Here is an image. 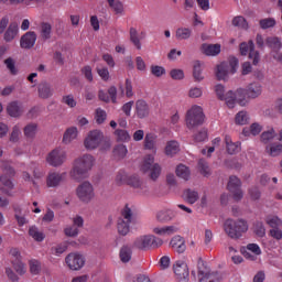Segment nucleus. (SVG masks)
<instances>
[{
  "label": "nucleus",
  "instance_id": "obj_55",
  "mask_svg": "<svg viewBox=\"0 0 282 282\" xmlns=\"http://www.w3.org/2000/svg\"><path fill=\"white\" fill-rule=\"evenodd\" d=\"M250 121V117L248 116V112L246 111H239L236 115V124H248V122Z\"/></svg>",
  "mask_w": 282,
  "mask_h": 282
},
{
  "label": "nucleus",
  "instance_id": "obj_22",
  "mask_svg": "<svg viewBox=\"0 0 282 282\" xmlns=\"http://www.w3.org/2000/svg\"><path fill=\"white\" fill-rule=\"evenodd\" d=\"M19 34V23L11 22L8 26L7 31L4 32V41L6 43H10L17 39V35Z\"/></svg>",
  "mask_w": 282,
  "mask_h": 282
},
{
  "label": "nucleus",
  "instance_id": "obj_15",
  "mask_svg": "<svg viewBox=\"0 0 282 282\" xmlns=\"http://www.w3.org/2000/svg\"><path fill=\"white\" fill-rule=\"evenodd\" d=\"M0 182L2 184V186H0L1 193L7 195V197H14V193H12V191H14V184L12 180H10V177L7 175H0Z\"/></svg>",
  "mask_w": 282,
  "mask_h": 282
},
{
  "label": "nucleus",
  "instance_id": "obj_38",
  "mask_svg": "<svg viewBox=\"0 0 282 282\" xmlns=\"http://www.w3.org/2000/svg\"><path fill=\"white\" fill-rule=\"evenodd\" d=\"M193 31L188 28H178L176 30V39L177 41H188V37L192 36Z\"/></svg>",
  "mask_w": 282,
  "mask_h": 282
},
{
  "label": "nucleus",
  "instance_id": "obj_8",
  "mask_svg": "<svg viewBox=\"0 0 282 282\" xmlns=\"http://www.w3.org/2000/svg\"><path fill=\"white\" fill-rule=\"evenodd\" d=\"M77 197L84 204H89L94 199V185L91 183L85 181L77 186L76 189Z\"/></svg>",
  "mask_w": 282,
  "mask_h": 282
},
{
  "label": "nucleus",
  "instance_id": "obj_28",
  "mask_svg": "<svg viewBox=\"0 0 282 282\" xmlns=\"http://www.w3.org/2000/svg\"><path fill=\"white\" fill-rule=\"evenodd\" d=\"M225 144L227 148V153L229 155H235V153H239V143L232 142V138H230V135H225Z\"/></svg>",
  "mask_w": 282,
  "mask_h": 282
},
{
  "label": "nucleus",
  "instance_id": "obj_27",
  "mask_svg": "<svg viewBox=\"0 0 282 282\" xmlns=\"http://www.w3.org/2000/svg\"><path fill=\"white\" fill-rule=\"evenodd\" d=\"M119 257L122 263H129L131 257H133V249H131V246L123 245L120 249Z\"/></svg>",
  "mask_w": 282,
  "mask_h": 282
},
{
  "label": "nucleus",
  "instance_id": "obj_64",
  "mask_svg": "<svg viewBox=\"0 0 282 282\" xmlns=\"http://www.w3.org/2000/svg\"><path fill=\"white\" fill-rule=\"evenodd\" d=\"M129 180V175H127V172L119 171L116 176V183L120 186L122 184H127V181Z\"/></svg>",
  "mask_w": 282,
  "mask_h": 282
},
{
  "label": "nucleus",
  "instance_id": "obj_33",
  "mask_svg": "<svg viewBox=\"0 0 282 282\" xmlns=\"http://www.w3.org/2000/svg\"><path fill=\"white\" fill-rule=\"evenodd\" d=\"M176 175L181 180L188 182V180H191V170L188 169V166H186L184 164H180L176 167Z\"/></svg>",
  "mask_w": 282,
  "mask_h": 282
},
{
  "label": "nucleus",
  "instance_id": "obj_32",
  "mask_svg": "<svg viewBox=\"0 0 282 282\" xmlns=\"http://www.w3.org/2000/svg\"><path fill=\"white\" fill-rule=\"evenodd\" d=\"M131 223L129 220H124V218H119L117 223V229L119 235H122V237L129 235Z\"/></svg>",
  "mask_w": 282,
  "mask_h": 282
},
{
  "label": "nucleus",
  "instance_id": "obj_12",
  "mask_svg": "<svg viewBox=\"0 0 282 282\" xmlns=\"http://www.w3.org/2000/svg\"><path fill=\"white\" fill-rule=\"evenodd\" d=\"M65 152L63 150L55 149L48 153L46 156V162L50 166H62L65 162Z\"/></svg>",
  "mask_w": 282,
  "mask_h": 282
},
{
  "label": "nucleus",
  "instance_id": "obj_54",
  "mask_svg": "<svg viewBox=\"0 0 282 282\" xmlns=\"http://www.w3.org/2000/svg\"><path fill=\"white\" fill-rule=\"evenodd\" d=\"M198 170L199 173L205 177H208V175H210V167L208 166V162H206L204 159H200L198 161Z\"/></svg>",
  "mask_w": 282,
  "mask_h": 282
},
{
  "label": "nucleus",
  "instance_id": "obj_49",
  "mask_svg": "<svg viewBox=\"0 0 282 282\" xmlns=\"http://www.w3.org/2000/svg\"><path fill=\"white\" fill-rule=\"evenodd\" d=\"M259 25L261 30H270V28L276 25V20L274 18H265L259 21Z\"/></svg>",
  "mask_w": 282,
  "mask_h": 282
},
{
  "label": "nucleus",
  "instance_id": "obj_26",
  "mask_svg": "<svg viewBox=\"0 0 282 282\" xmlns=\"http://www.w3.org/2000/svg\"><path fill=\"white\" fill-rule=\"evenodd\" d=\"M234 97L240 107H246L248 104V91L245 88H238L236 93H234Z\"/></svg>",
  "mask_w": 282,
  "mask_h": 282
},
{
  "label": "nucleus",
  "instance_id": "obj_13",
  "mask_svg": "<svg viewBox=\"0 0 282 282\" xmlns=\"http://www.w3.org/2000/svg\"><path fill=\"white\" fill-rule=\"evenodd\" d=\"M34 45H36V32L29 31L21 36L20 47H22V50H32Z\"/></svg>",
  "mask_w": 282,
  "mask_h": 282
},
{
  "label": "nucleus",
  "instance_id": "obj_48",
  "mask_svg": "<svg viewBox=\"0 0 282 282\" xmlns=\"http://www.w3.org/2000/svg\"><path fill=\"white\" fill-rule=\"evenodd\" d=\"M127 184L132 188H142V180L138 175L128 176Z\"/></svg>",
  "mask_w": 282,
  "mask_h": 282
},
{
  "label": "nucleus",
  "instance_id": "obj_60",
  "mask_svg": "<svg viewBox=\"0 0 282 282\" xmlns=\"http://www.w3.org/2000/svg\"><path fill=\"white\" fill-rule=\"evenodd\" d=\"M67 242H61L56 247H53L51 250L55 252L56 257H61L64 252H67Z\"/></svg>",
  "mask_w": 282,
  "mask_h": 282
},
{
  "label": "nucleus",
  "instance_id": "obj_40",
  "mask_svg": "<svg viewBox=\"0 0 282 282\" xmlns=\"http://www.w3.org/2000/svg\"><path fill=\"white\" fill-rule=\"evenodd\" d=\"M41 36L44 41L52 39V24L47 22L41 24Z\"/></svg>",
  "mask_w": 282,
  "mask_h": 282
},
{
  "label": "nucleus",
  "instance_id": "obj_6",
  "mask_svg": "<svg viewBox=\"0 0 282 282\" xmlns=\"http://www.w3.org/2000/svg\"><path fill=\"white\" fill-rule=\"evenodd\" d=\"M186 127L187 129H195L204 124V109L199 106H194L186 113Z\"/></svg>",
  "mask_w": 282,
  "mask_h": 282
},
{
  "label": "nucleus",
  "instance_id": "obj_42",
  "mask_svg": "<svg viewBox=\"0 0 282 282\" xmlns=\"http://www.w3.org/2000/svg\"><path fill=\"white\" fill-rule=\"evenodd\" d=\"M29 235L32 237V239H34V241L41 242L45 239V234H43V231H39V228L34 226L30 227Z\"/></svg>",
  "mask_w": 282,
  "mask_h": 282
},
{
  "label": "nucleus",
  "instance_id": "obj_11",
  "mask_svg": "<svg viewBox=\"0 0 282 282\" xmlns=\"http://www.w3.org/2000/svg\"><path fill=\"white\" fill-rule=\"evenodd\" d=\"M173 269L178 282H188L191 272L188 271V264H186V262L178 260L175 262Z\"/></svg>",
  "mask_w": 282,
  "mask_h": 282
},
{
  "label": "nucleus",
  "instance_id": "obj_9",
  "mask_svg": "<svg viewBox=\"0 0 282 282\" xmlns=\"http://www.w3.org/2000/svg\"><path fill=\"white\" fill-rule=\"evenodd\" d=\"M240 54L241 56H248L249 53V58H252L253 65H259L260 61V55L259 51H254V42L252 40H249V42H242L239 45Z\"/></svg>",
  "mask_w": 282,
  "mask_h": 282
},
{
  "label": "nucleus",
  "instance_id": "obj_14",
  "mask_svg": "<svg viewBox=\"0 0 282 282\" xmlns=\"http://www.w3.org/2000/svg\"><path fill=\"white\" fill-rule=\"evenodd\" d=\"M37 94H39V98H42L43 100H47V98H52V96H54V88L52 87L51 83L41 82L37 85Z\"/></svg>",
  "mask_w": 282,
  "mask_h": 282
},
{
  "label": "nucleus",
  "instance_id": "obj_41",
  "mask_svg": "<svg viewBox=\"0 0 282 282\" xmlns=\"http://www.w3.org/2000/svg\"><path fill=\"white\" fill-rule=\"evenodd\" d=\"M267 153L271 155V158H276L282 154V143H273L267 147Z\"/></svg>",
  "mask_w": 282,
  "mask_h": 282
},
{
  "label": "nucleus",
  "instance_id": "obj_21",
  "mask_svg": "<svg viewBox=\"0 0 282 282\" xmlns=\"http://www.w3.org/2000/svg\"><path fill=\"white\" fill-rule=\"evenodd\" d=\"M230 73V65L228 62H221L217 65L216 77L217 80H228V74Z\"/></svg>",
  "mask_w": 282,
  "mask_h": 282
},
{
  "label": "nucleus",
  "instance_id": "obj_39",
  "mask_svg": "<svg viewBox=\"0 0 282 282\" xmlns=\"http://www.w3.org/2000/svg\"><path fill=\"white\" fill-rule=\"evenodd\" d=\"M109 8L113 10L116 14H122L124 12V4L120 0H107Z\"/></svg>",
  "mask_w": 282,
  "mask_h": 282
},
{
  "label": "nucleus",
  "instance_id": "obj_45",
  "mask_svg": "<svg viewBox=\"0 0 282 282\" xmlns=\"http://www.w3.org/2000/svg\"><path fill=\"white\" fill-rule=\"evenodd\" d=\"M127 145L124 144H119L117 147H115L113 149V155L115 158H118V160H123V158H127Z\"/></svg>",
  "mask_w": 282,
  "mask_h": 282
},
{
  "label": "nucleus",
  "instance_id": "obj_43",
  "mask_svg": "<svg viewBox=\"0 0 282 282\" xmlns=\"http://www.w3.org/2000/svg\"><path fill=\"white\" fill-rule=\"evenodd\" d=\"M227 188L229 192L238 191L239 188H241V180H239V177L237 176H230Z\"/></svg>",
  "mask_w": 282,
  "mask_h": 282
},
{
  "label": "nucleus",
  "instance_id": "obj_7",
  "mask_svg": "<svg viewBox=\"0 0 282 282\" xmlns=\"http://www.w3.org/2000/svg\"><path fill=\"white\" fill-rule=\"evenodd\" d=\"M102 140H105V134L102 133V131L91 130L84 141V147L88 151H94L95 149H98L100 147Z\"/></svg>",
  "mask_w": 282,
  "mask_h": 282
},
{
  "label": "nucleus",
  "instance_id": "obj_1",
  "mask_svg": "<svg viewBox=\"0 0 282 282\" xmlns=\"http://www.w3.org/2000/svg\"><path fill=\"white\" fill-rule=\"evenodd\" d=\"M94 166V156L91 154H84L82 158L75 161V165L70 175L73 180L80 182L85 180Z\"/></svg>",
  "mask_w": 282,
  "mask_h": 282
},
{
  "label": "nucleus",
  "instance_id": "obj_59",
  "mask_svg": "<svg viewBox=\"0 0 282 282\" xmlns=\"http://www.w3.org/2000/svg\"><path fill=\"white\" fill-rule=\"evenodd\" d=\"M121 219L123 221H130L133 219V212L130 209L129 205H126L124 208L121 210Z\"/></svg>",
  "mask_w": 282,
  "mask_h": 282
},
{
  "label": "nucleus",
  "instance_id": "obj_20",
  "mask_svg": "<svg viewBox=\"0 0 282 282\" xmlns=\"http://www.w3.org/2000/svg\"><path fill=\"white\" fill-rule=\"evenodd\" d=\"M177 217V212L173 209H163L156 214V219L161 224H169V221H173Z\"/></svg>",
  "mask_w": 282,
  "mask_h": 282
},
{
  "label": "nucleus",
  "instance_id": "obj_30",
  "mask_svg": "<svg viewBox=\"0 0 282 282\" xmlns=\"http://www.w3.org/2000/svg\"><path fill=\"white\" fill-rule=\"evenodd\" d=\"M265 46L270 47L273 52H279L282 47L281 40L276 36H269L265 39Z\"/></svg>",
  "mask_w": 282,
  "mask_h": 282
},
{
  "label": "nucleus",
  "instance_id": "obj_36",
  "mask_svg": "<svg viewBox=\"0 0 282 282\" xmlns=\"http://www.w3.org/2000/svg\"><path fill=\"white\" fill-rule=\"evenodd\" d=\"M37 129H39V124L36 123L26 124L23 129L25 138H28L29 140L34 139L36 137Z\"/></svg>",
  "mask_w": 282,
  "mask_h": 282
},
{
  "label": "nucleus",
  "instance_id": "obj_23",
  "mask_svg": "<svg viewBox=\"0 0 282 282\" xmlns=\"http://www.w3.org/2000/svg\"><path fill=\"white\" fill-rule=\"evenodd\" d=\"M170 246H172V248H174L178 254L186 252V243L184 242V238H182V236L172 238Z\"/></svg>",
  "mask_w": 282,
  "mask_h": 282
},
{
  "label": "nucleus",
  "instance_id": "obj_16",
  "mask_svg": "<svg viewBox=\"0 0 282 282\" xmlns=\"http://www.w3.org/2000/svg\"><path fill=\"white\" fill-rule=\"evenodd\" d=\"M117 96H118V88H116V86H111L108 89V93H106L105 90H99L98 94V98L99 100H101L102 102H113V105H116L117 102Z\"/></svg>",
  "mask_w": 282,
  "mask_h": 282
},
{
  "label": "nucleus",
  "instance_id": "obj_46",
  "mask_svg": "<svg viewBox=\"0 0 282 282\" xmlns=\"http://www.w3.org/2000/svg\"><path fill=\"white\" fill-rule=\"evenodd\" d=\"M115 135L117 137L118 142H129V140H131V134H129V131L127 130L117 129Z\"/></svg>",
  "mask_w": 282,
  "mask_h": 282
},
{
  "label": "nucleus",
  "instance_id": "obj_25",
  "mask_svg": "<svg viewBox=\"0 0 282 282\" xmlns=\"http://www.w3.org/2000/svg\"><path fill=\"white\" fill-rule=\"evenodd\" d=\"M7 113L11 118H19L23 113V110H21V106L19 105V101H11L7 106Z\"/></svg>",
  "mask_w": 282,
  "mask_h": 282
},
{
  "label": "nucleus",
  "instance_id": "obj_37",
  "mask_svg": "<svg viewBox=\"0 0 282 282\" xmlns=\"http://www.w3.org/2000/svg\"><path fill=\"white\" fill-rule=\"evenodd\" d=\"M261 131H263V127H261V124L259 123H252L250 126V128H245L242 130L243 135L248 137V135H259V133H261Z\"/></svg>",
  "mask_w": 282,
  "mask_h": 282
},
{
  "label": "nucleus",
  "instance_id": "obj_35",
  "mask_svg": "<svg viewBox=\"0 0 282 282\" xmlns=\"http://www.w3.org/2000/svg\"><path fill=\"white\" fill-rule=\"evenodd\" d=\"M275 138H276V131L274 130V128H271L261 133L260 141L262 142V144H268L269 142H271V140H274Z\"/></svg>",
  "mask_w": 282,
  "mask_h": 282
},
{
  "label": "nucleus",
  "instance_id": "obj_50",
  "mask_svg": "<svg viewBox=\"0 0 282 282\" xmlns=\"http://www.w3.org/2000/svg\"><path fill=\"white\" fill-rule=\"evenodd\" d=\"M232 25L235 28H240L241 30H248V21L246 18L238 15L232 19Z\"/></svg>",
  "mask_w": 282,
  "mask_h": 282
},
{
  "label": "nucleus",
  "instance_id": "obj_31",
  "mask_svg": "<svg viewBox=\"0 0 282 282\" xmlns=\"http://www.w3.org/2000/svg\"><path fill=\"white\" fill-rule=\"evenodd\" d=\"M77 137H78V129L76 127L68 128L64 132L63 142L64 144H69L72 143L73 140H76Z\"/></svg>",
  "mask_w": 282,
  "mask_h": 282
},
{
  "label": "nucleus",
  "instance_id": "obj_34",
  "mask_svg": "<svg viewBox=\"0 0 282 282\" xmlns=\"http://www.w3.org/2000/svg\"><path fill=\"white\" fill-rule=\"evenodd\" d=\"M193 78L195 83H202L204 76L202 75V62L195 61L193 64Z\"/></svg>",
  "mask_w": 282,
  "mask_h": 282
},
{
  "label": "nucleus",
  "instance_id": "obj_62",
  "mask_svg": "<svg viewBox=\"0 0 282 282\" xmlns=\"http://www.w3.org/2000/svg\"><path fill=\"white\" fill-rule=\"evenodd\" d=\"M78 232H80V230H78V227H75L74 225L68 226L64 229V234L66 237H78Z\"/></svg>",
  "mask_w": 282,
  "mask_h": 282
},
{
  "label": "nucleus",
  "instance_id": "obj_2",
  "mask_svg": "<svg viewBox=\"0 0 282 282\" xmlns=\"http://www.w3.org/2000/svg\"><path fill=\"white\" fill-rule=\"evenodd\" d=\"M225 232L230 239H241L248 232V221L243 219H227L224 224Z\"/></svg>",
  "mask_w": 282,
  "mask_h": 282
},
{
  "label": "nucleus",
  "instance_id": "obj_10",
  "mask_svg": "<svg viewBox=\"0 0 282 282\" xmlns=\"http://www.w3.org/2000/svg\"><path fill=\"white\" fill-rule=\"evenodd\" d=\"M85 256L78 252L68 253L65 258V262L68 265L69 270H83L85 268Z\"/></svg>",
  "mask_w": 282,
  "mask_h": 282
},
{
  "label": "nucleus",
  "instance_id": "obj_58",
  "mask_svg": "<svg viewBox=\"0 0 282 282\" xmlns=\"http://www.w3.org/2000/svg\"><path fill=\"white\" fill-rule=\"evenodd\" d=\"M224 100L226 101V105L229 109H235L237 99L235 98V93H232V90H229L226 94V97L224 98Z\"/></svg>",
  "mask_w": 282,
  "mask_h": 282
},
{
  "label": "nucleus",
  "instance_id": "obj_5",
  "mask_svg": "<svg viewBox=\"0 0 282 282\" xmlns=\"http://www.w3.org/2000/svg\"><path fill=\"white\" fill-rule=\"evenodd\" d=\"M141 171L142 173H150V180L155 182V180H158V177H160V174L162 173V167L160 166V164L155 163V158L149 154L144 158Z\"/></svg>",
  "mask_w": 282,
  "mask_h": 282
},
{
  "label": "nucleus",
  "instance_id": "obj_57",
  "mask_svg": "<svg viewBox=\"0 0 282 282\" xmlns=\"http://www.w3.org/2000/svg\"><path fill=\"white\" fill-rule=\"evenodd\" d=\"M155 134L153 133H148L144 138V147L145 149H149L150 151L152 149H155Z\"/></svg>",
  "mask_w": 282,
  "mask_h": 282
},
{
  "label": "nucleus",
  "instance_id": "obj_4",
  "mask_svg": "<svg viewBox=\"0 0 282 282\" xmlns=\"http://www.w3.org/2000/svg\"><path fill=\"white\" fill-rule=\"evenodd\" d=\"M164 241L153 235L140 236L133 242V248L138 250H151V248H160Z\"/></svg>",
  "mask_w": 282,
  "mask_h": 282
},
{
  "label": "nucleus",
  "instance_id": "obj_47",
  "mask_svg": "<svg viewBox=\"0 0 282 282\" xmlns=\"http://www.w3.org/2000/svg\"><path fill=\"white\" fill-rule=\"evenodd\" d=\"M4 65L7 69H9L10 74H12V76H17V74H19V70L17 69V62L14 61V58L8 57L7 59H4Z\"/></svg>",
  "mask_w": 282,
  "mask_h": 282
},
{
  "label": "nucleus",
  "instance_id": "obj_24",
  "mask_svg": "<svg viewBox=\"0 0 282 282\" xmlns=\"http://www.w3.org/2000/svg\"><path fill=\"white\" fill-rule=\"evenodd\" d=\"M247 94H248V98H259V96L261 95L262 91V87L260 83H251L247 86L246 88Z\"/></svg>",
  "mask_w": 282,
  "mask_h": 282
},
{
  "label": "nucleus",
  "instance_id": "obj_52",
  "mask_svg": "<svg viewBox=\"0 0 282 282\" xmlns=\"http://www.w3.org/2000/svg\"><path fill=\"white\" fill-rule=\"evenodd\" d=\"M253 232L257 235V237H265V226H263L262 221L257 220L253 224Z\"/></svg>",
  "mask_w": 282,
  "mask_h": 282
},
{
  "label": "nucleus",
  "instance_id": "obj_3",
  "mask_svg": "<svg viewBox=\"0 0 282 282\" xmlns=\"http://www.w3.org/2000/svg\"><path fill=\"white\" fill-rule=\"evenodd\" d=\"M224 276L217 271H210L206 262L198 259V281L199 282H221Z\"/></svg>",
  "mask_w": 282,
  "mask_h": 282
},
{
  "label": "nucleus",
  "instance_id": "obj_53",
  "mask_svg": "<svg viewBox=\"0 0 282 282\" xmlns=\"http://www.w3.org/2000/svg\"><path fill=\"white\" fill-rule=\"evenodd\" d=\"M1 170L4 173L3 175L7 177H14V175H17V171H14V167H12L8 162H2Z\"/></svg>",
  "mask_w": 282,
  "mask_h": 282
},
{
  "label": "nucleus",
  "instance_id": "obj_63",
  "mask_svg": "<svg viewBox=\"0 0 282 282\" xmlns=\"http://www.w3.org/2000/svg\"><path fill=\"white\" fill-rule=\"evenodd\" d=\"M151 74L153 76H156V78H160V76H164V74H166V69L162 66L152 65L151 66Z\"/></svg>",
  "mask_w": 282,
  "mask_h": 282
},
{
  "label": "nucleus",
  "instance_id": "obj_44",
  "mask_svg": "<svg viewBox=\"0 0 282 282\" xmlns=\"http://www.w3.org/2000/svg\"><path fill=\"white\" fill-rule=\"evenodd\" d=\"M180 151V144L176 141H170L165 147L166 155L173 156Z\"/></svg>",
  "mask_w": 282,
  "mask_h": 282
},
{
  "label": "nucleus",
  "instance_id": "obj_29",
  "mask_svg": "<svg viewBox=\"0 0 282 282\" xmlns=\"http://www.w3.org/2000/svg\"><path fill=\"white\" fill-rule=\"evenodd\" d=\"M183 199L187 204H195V202H197V199H199V193H197V191L187 188L183 192Z\"/></svg>",
  "mask_w": 282,
  "mask_h": 282
},
{
  "label": "nucleus",
  "instance_id": "obj_17",
  "mask_svg": "<svg viewBox=\"0 0 282 282\" xmlns=\"http://www.w3.org/2000/svg\"><path fill=\"white\" fill-rule=\"evenodd\" d=\"M135 113L140 120L144 118H149V113H151V108L149 104L144 101V99H139L135 101Z\"/></svg>",
  "mask_w": 282,
  "mask_h": 282
},
{
  "label": "nucleus",
  "instance_id": "obj_19",
  "mask_svg": "<svg viewBox=\"0 0 282 282\" xmlns=\"http://www.w3.org/2000/svg\"><path fill=\"white\" fill-rule=\"evenodd\" d=\"M66 175V173L61 174L56 172L48 174L46 178V186L50 188H56V186H61V182L65 180Z\"/></svg>",
  "mask_w": 282,
  "mask_h": 282
},
{
  "label": "nucleus",
  "instance_id": "obj_61",
  "mask_svg": "<svg viewBox=\"0 0 282 282\" xmlns=\"http://www.w3.org/2000/svg\"><path fill=\"white\" fill-rule=\"evenodd\" d=\"M170 76L173 80H184V70L180 68H173L170 72Z\"/></svg>",
  "mask_w": 282,
  "mask_h": 282
},
{
  "label": "nucleus",
  "instance_id": "obj_18",
  "mask_svg": "<svg viewBox=\"0 0 282 282\" xmlns=\"http://www.w3.org/2000/svg\"><path fill=\"white\" fill-rule=\"evenodd\" d=\"M202 54L205 56H219L221 54V44H202L200 45Z\"/></svg>",
  "mask_w": 282,
  "mask_h": 282
},
{
  "label": "nucleus",
  "instance_id": "obj_51",
  "mask_svg": "<svg viewBox=\"0 0 282 282\" xmlns=\"http://www.w3.org/2000/svg\"><path fill=\"white\" fill-rule=\"evenodd\" d=\"M130 41L137 46V50H142V44L140 43V37H138V30H135V28H130Z\"/></svg>",
  "mask_w": 282,
  "mask_h": 282
},
{
  "label": "nucleus",
  "instance_id": "obj_56",
  "mask_svg": "<svg viewBox=\"0 0 282 282\" xmlns=\"http://www.w3.org/2000/svg\"><path fill=\"white\" fill-rule=\"evenodd\" d=\"M13 270L21 276L25 274V264L21 261V259H15L12 261Z\"/></svg>",
  "mask_w": 282,
  "mask_h": 282
}]
</instances>
